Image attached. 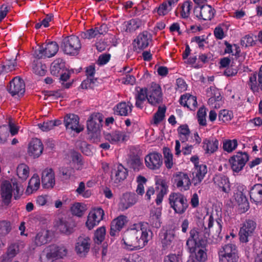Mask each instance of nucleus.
<instances>
[{
	"instance_id": "e433bc0d",
	"label": "nucleus",
	"mask_w": 262,
	"mask_h": 262,
	"mask_svg": "<svg viewBox=\"0 0 262 262\" xmlns=\"http://www.w3.org/2000/svg\"><path fill=\"white\" fill-rule=\"evenodd\" d=\"M17 66L16 58L7 59L6 61L0 64V74H5L15 69Z\"/></svg>"
},
{
	"instance_id": "f257e3e1",
	"label": "nucleus",
	"mask_w": 262,
	"mask_h": 262,
	"mask_svg": "<svg viewBox=\"0 0 262 262\" xmlns=\"http://www.w3.org/2000/svg\"><path fill=\"white\" fill-rule=\"evenodd\" d=\"M205 230H190V237L186 245L190 253H194L198 261L204 262L207 258L206 246L209 233Z\"/></svg>"
},
{
	"instance_id": "052dcab7",
	"label": "nucleus",
	"mask_w": 262,
	"mask_h": 262,
	"mask_svg": "<svg viewBox=\"0 0 262 262\" xmlns=\"http://www.w3.org/2000/svg\"><path fill=\"white\" fill-rule=\"evenodd\" d=\"M71 211L73 215L78 217H81L83 214V210L79 203L74 204L71 207Z\"/></svg>"
},
{
	"instance_id": "ea45409f",
	"label": "nucleus",
	"mask_w": 262,
	"mask_h": 262,
	"mask_svg": "<svg viewBox=\"0 0 262 262\" xmlns=\"http://www.w3.org/2000/svg\"><path fill=\"white\" fill-rule=\"evenodd\" d=\"M246 189V187L243 184H238L236 187V190L234 192V197L236 202L238 203L242 202L244 200L247 199L244 191Z\"/></svg>"
},
{
	"instance_id": "7ed1b4c3",
	"label": "nucleus",
	"mask_w": 262,
	"mask_h": 262,
	"mask_svg": "<svg viewBox=\"0 0 262 262\" xmlns=\"http://www.w3.org/2000/svg\"><path fill=\"white\" fill-rule=\"evenodd\" d=\"M60 47L63 53L70 56L77 55L81 48L79 38L76 35H70L61 41Z\"/></svg>"
},
{
	"instance_id": "c9c22d12",
	"label": "nucleus",
	"mask_w": 262,
	"mask_h": 262,
	"mask_svg": "<svg viewBox=\"0 0 262 262\" xmlns=\"http://www.w3.org/2000/svg\"><path fill=\"white\" fill-rule=\"evenodd\" d=\"M257 74L253 73L250 77L248 85L253 94L257 96L259 94V91H262V85L259 82H257Z\"/></svg>"
},
{
	"instance_id": "0e129e2a",
	"label": "nucleus",
	"mask_w": 262,
	"mask_h": 262,
	"mask_svg": "<svg viewBox=\"0 0 262 262\" xmlns=\"http://www.w3.org/2000/svg\"><path fill=\"white\" fill-rule=\"evenodd\" d=\"M9 136V129L7 125L0 126V143H4Z\"/></svg>"
},
{
	"instance_id": "b1692460",
	"label": "nucleus",
	"mask_w": 262,
	"mask_h": 262,
	"mask_svg": "<svg viewBox=\"0 0 262 262\" xmlns=\"http://www.w3.org/2000/svg\"><path fill=\"white\" fill-rule=\"evenodd\" d=\"M136 93L135 96V106L139 109H143L144 107V102L147 100L148 101V88L136 87L135 89Z\"/></svg>"
},
{
	"instance_id": "423d86ee",
	"label": "nucleus",
	"mask_w": 262,
	"mask_h": 262,
	"mask_svg": "<svg viewBox=\"0 0 262 262\" xmlns=\"http://www.w3.org/2000/svg\"><path fill=\"white\" fill-rule=\"evenodd\" d=\"M163 101V94L159 84L152 82L148 90V103L152 106H157Z\"/></svg>"
},
{
	"instance_id": "20e7f679",
	"label": "nucleus",
	"mask_w": 262,
	"mask_h": 262,
	"mask_svg": "<svg viewBox=\"0 0 262 262\" xmlns=\"http://www.w3.org/2000/svg\"><path fill=\"white\" fill-rule=\"evenodd\" d=\"M168 200L170 207L176 213L183 214L188 208L187 200L181 193H171L169 196Z\"/></svg>"
},
{
	"instance_id": "79ce46f5",
	"label": "nucleus",
	"mask_w": 262,
	"mask_h": 262,
	"mask_svg": "<svg viewBox=\"0 0 262 262\" xmlns=\"http://www.w3.org/2000/svg\"><path fill=\"white\" fill-rule=\"evenodd\" d=\"M257 37L253 34H248L244 36L241 41L242 46L245 47H252L256 45Z\"/></svg>"
},
{
	"instance_id": "f03ea898",
	"label": "nucleus",
	"mask_w": 262,
	"mask_h": 262,
	"mask_svg": "<svg viewBox=\"0 0 262 262\" xmlns=\"http://www.w3.org/2000/svg\"><path fill=\"white\" fill-rule=\"evenodd\" d=\"M151 230H137L134 234L123 238L124 248L130 251L139 250L144 247L151 237Z\"/></svg>"
},
{
	"instance_id": "6e6d98bb",
	"label": "nucleus",
	"mask_w": 262,
	"mask_h": 262,
	"mask_svg": "<svg viewBox=\"0 0 262 262\" xmlns=\"http://www.w3.org/2000/svg\"><path fill=\"white\" fill-rule=\"evenodd\" d=\"M129 139V134L125 132L116 131V144L125 143Z\"/></svg>"
},
{
	"instance_id": "6e6552de",
	"label": "nucleus",
	"mask_w": 262,
	"mask_h": 262,
	"mask_svg": "<svg viewBox=\"0 0 262 262\" xmlns=\"http://www.w3.org/2000/svg\"><path fill=\"white\" fill-rule=\"evenodd\" d=\"M91 244V238L85 235L79 236L75 244V251L81 257H85L90 251Z\"/></svg>"
},
{
	"instance_id": "2f4dec72",
	"label": "nucleus",
	"mask_w": 262,
	"mask_h": 262,
	"mask_svg": "<svg viewBox=\"0 0 262 262\" xmlns=\"http://www.w3.org/2000/svg\"><path fill=\"white\" fill-rule=\"evenodd\" d=\"M180 103L184 106H186L190 110H194L197 107L196 97L190 95H183L180 99Z\"/></svg>"
},
{
	"instance_id": "9d476101",
	"label": "nucleus",
	"mask_w": 262,
	"mask_h": 262,
	"mask_svg": "<svg viewBox=\"0 0 262 262\" xmlns=\"http://www.w3.org/2000/svg\"><path fill=\"white\" fill-rule=\"evenodd\" d=\"M103 117L102 114L100 113H94L92 114L89 118L86 127L89 133L96 134L100 132L102 126V122Z\"/></svg>"
},
{
	"instance_id": "0eeeda50",
	"label": "nucleus",
	"mask_w": 262,
	"mask_h": 262,
	"mask_svg": "<svg viewBox=\"0 0 262 262\" xmlns=\"http://www.w3.org/2000/svg\"><path fill=\"white\" fill-rule=\"evenodd\" d=\"M172 181L176 187L181 191L189 190L192 183L188 174L182 171L174 173L172 175Z\"/></svg>"
},
{
	"instance_id": "4d7b16f0",
	"label": "nucleus",
	"mask_w": 262,
	"mask_h": 262,
	"mask_svg": "<svg viewBox=\"0 0 262 262\" xmlns=\"http://www.w3.org/2000/svg\"><path fill=\"white\" fill-rule=\"evenodd\" d=\"M171 10V8H169L167 5V2H164L157 8L154 10V12L157 11L159 15L164 16L166 15L169 11Z\"/></svg>"
},
{
	"instance_id": "412c9836",
	"label": "nucleus",
	"mask_w": 262,
	"mask_h": 262,
	"mask_svg": "<svg viewBox=\"0 0 262 262\" xmlns=\"http://www.w3.org/2000/svg\"><path fill=\"white\" fill-rule=\"evenodd\" d=\"M151 40L150 34L147 31L140 33L134 40V48L136 50H143L146 48Z\"/></svg>"
},
{
	"instance_id": "c03bdc74",
	"label": "nucleus",
	"mask_w": 262,
	"mask_h": 262,
	"mask_svg": "<svg viewBox=\"0 0 262 262\" xmlns=\"http://www.w3.org/2000/svg\"><path fill=\"white\" fill-rule=\"evenodd\" d=\"M166 107L165 106H159L158 111L154 115V122L155 124H158L162 122L165 118Z\"/></svg>"
},
{
	"instance_id": "13d9d810",
	"label": "nucleus",
	"mask_w": 262,
	"mask_h": 262,
	"mask_svg": "<svg viewBox=\"0 0 262 262\" xmlns=\"http://www.w3.org/2000/svg\"><path fill=\"white\" fill-rule=\"evenodd\" d=\"M47 69L46 64H42L40 62L37 63L33 67L34 73L39 76L45 75L47 71Z\"/></svg>"
},
{
	"instance_id": "4c0bfd02",
	"label": "nucleus",
	"mask_w": 262,
	"mask_h": 262,
	"mask_svg": "<svg viewBox=\"0 0 262 262\" xmlns=\"http://www.w3.org/2000/svg\"><path fill=\"white\" fill-rule=\"evenodd\" d=\"M30 169L29 166L24 164H20L18 165L16 169V173L21 181H26L29 176Z\"/></svg>"
},
{
	"instance_id": "4468645a",
	"label": "nucleus",
	"mask_w": 262,
	"mask_h": 262,
	"mask_svg": "<svg viewBox=\"0 0 262 262\" xmlns=\"http://www.w3.org/2000/svg\"><path fill=\"white\" fill-rule=\"evenodd\" d=\"M145 163L147 168L151 170H158L163 164L162 155L157 152L148 154L145 157Z\"/></svg>"
},
{
	"instance_id": "864d4df0",
	"label": "nucleus",
	"mask_w": 262,
	"mask_h": 262,
	"mask_svg": "<svg viewBox=\"0 0 262 262\" xmlns=\"http://www.w3.org/2000/svg\"><path fill=\"white\" fill-rule=\"evenodd\" d=\"M127 176V170L122 165L120 164L117 167V170L116 171V180L120 182L126 179Z\"/></svg>"
},
{
	"instance_id": "ddd939ff",
	"label": "nucleus",
	"mask_w": 262,
	"mask_h": 262,
	"mask_svg": "<svg viewBox=\"0 0 262 262\" xmlns=\"http://www.w3.org/2000/svg\"><path fill=\"white\" fill-rule=\"evenodd\" d=\"M46 253L47 258L49 259H52L53 262H56L54 260L62 258L67 255V250L63 246H57L56 245H51L47 247L45 251ZM59 262H61L59 261Z\"/></svg>"
},
{
	"instance_id": "7c9ffc66",
	"label": "nucleus",
	"mask_w": 262,
	"mask_h": 262,
	"mask_svg": "<svg viewBox=\"0 0 262 262\" xmlns=\"http://www.w3.org/2000/svg\"><path fill=\"white\" fill-rule=\"evenodd\" d=\"M66 69L65 62L60 58L55 60L50 67L51 74L56 77L59 76V74L65 71Z\"/></svg>"
},
{
	"instance_id": "a19ab883",
	"label": "nucleus",
	"mask_w": 262,
	"mask_h": 262,
	"mask_svg": "<svg viewBox=\"0 0 262 262\" xmlns=\"http://www.w3.org/2000/svg\"><path fill=\"white\" fill-rule=\"evenodd\" d=\"M40 186V179L37 174H34L28 183V186L26 192L28 193H32L33 191L37 190Z\"/></svg>"
},
{
	"instance_id": "09e8293b",
	"label": "nucleus",
	"mask_w": 262,
	"mask_h": 262,
	"mask_svg": "<svg viewBox=\"0 0 262 262\" xmlns=\"http://www.w3.org/2000/svg\"><path fill=\"white\" fill-rule=\"evenodd\" d=\"M237 141L236 139H228L223 142V148L225 151L228 152H231L237 147Z\"/></svg>"
},
{
	"instance_id": "a878e982",
	"label": "nucleus",
	"mask_w": 262,
	"mask_h": 262,
	"mask_svg": "<svg viewBox=\"0 0 262 262\" xmlns=\"http://www.w3.org/2000/svg\"><path fill=\"white\" fill-rule=\"evenodd\" d=\"M250 199L252 203L256 205L262 204V184H255L252 186L249 191Z\"/></svg>"
},
{
	"instance_id": "de8ad7c7",
	"label": "nucleus",
	"mask_w": 262,
	"mask_h": 262,
	"mask_svg": "<svg viewBox=\"0 0 262 262\" xmlns=\"http://www.w3.org/2000/svg\"><path fill=\"white\" fill-rule=\"evenodd\" d=\"M71 158L72 162L77 165V169H81L83 165L81 155L77 151L73 150L71 152Z\"/></svg>"
},
{
	"instance_id": "69168bd1",
	"label": "nucleus",
	"mask_w": 262,
	"mask_h": 262,
	"mask_svg": "<svg viewBox=\"0 0 262 262\" xmlns=\"http://www.w3.org/2000/svg\"><path fill=\"white\" fill-rule=\"evenodd\" d=\"M176 85V90L180 93L187 90V85L185 80L182 78L177 79Z\"/></svg>"
},
{
	"instance_id": "1a4fd4ad",
	"label": "nucleus",
	"mask_w": 262,
	"mask_h": 262,
	"mask_svg": "<svg viewBox=\"0 0 262 262\" xmlns=\"http://www.w3.org/2000/svg\"><path fill=\"white\" fill-rule=\"evenodd\" d=\"M249 160V155L246 152H238L229 159L232 170L238 172L242 170Z\"/></svg>"
},
{
	"instance_id": "e2e57ef3",
	"label": "nucleus",
	"mask_w": 262,
	"mask_h": 262,
	"mask_svg": "<svg viewBox=\"0 0 262 262\" xmlns=\"http://www.w3.org/2000/svg\"><path fill=\"white\" fill-rule=\"evenodd\" d=\"M105 237V230H96L94 233V241L97 244H101Z\"/></svg>"
},
{
	"instance_id": "bb28decb",
	"label": "nucleus",
	"mask_w": 262,
	"mask_h": 262,
	"mask_svg": "<svg viewBox=\"0 0 262 262\" xmlns=\"http://www.w3.org/2000/svg\"><path fill=\"white\" fill-rule=\"evenodd\" d=\"M55 236V230H40L35 237V243L38 246L46 244Z\"/></svg>"
},
{
	"instance_id": "8fccbe9b",
	"label": "nucleus",
	"mask_w": 262,
	"mask_h": 262,
	"mask_svg": "<svg viewBox=\"0 0 262 262\" xmlns=\"http://www.w3.org/2000/svg\"><path fill=\"white\" fill-rule=\"evenodd\" d=\"M100 35L98 33V28L95 27L94 28L88 29L85 32L81 33V37L84 39H91L93 38L100 37Z\"/></svg>"
},
{
	"instance_id": "37998d69",
	"label": "nucleus",
	"mask_w": 262,
	"mask_h": 262,
	"mask_svg": "<svg viewBox=\"0 0 262 262\" xmlns=\"http://www.w3.org/2000/svg\"><path fill=\"white\" fill-rule=\"evenodd\" d=\"M130 165L134 171H139L143 166V163L139 156L131 155L130 157Z\"/></svg>"
},
{
	"instance_id": "c85d7f7f",
	"label": "nucleus",
	"mask_w": 262,
	"mask_h": 262,
	"mask_svg": "<svg viewBox=\"0 0 262 262\" xmlns=\"http://www.w3.org/2000/svg\"><path fill=\"white\" fill-rule=\"evenodd\" d=\"M141 21L139 18L132 19L127 21H123L119 27L121 32H133L141 26Z\"/></svg>"
},
{
	"instance_id": "aec40b11",
	"label": "nucleus",
	"mask_w": 262,
	"mask_h": 262,
	"mask_svg": "<svg viewBox=\"0 0 262 262\" xmlns=\"http://www.w3.org/2000/svg\"><path fill=\"white\" fill-rule=\"evenodd\" d=\"M132 70V69L127 67H124L122 70L118 71L119 75L117 76L120 77H118L116 81L118 80L121 83L126 85H133L135 84L136 81L135 77L129 74Z\"/></svg>"
},
{
	"instance_id": "a211bd4d",
	"label": "nucleus",
	"mask_w": 262,
	"mask_h": 262,
	"mask_svg": "<svg viewBox=\"0 0 262 262\" xmlns=\"http://www.w3.org/2000/svg\"><path fill=\"white\" fill-rule=\"evenodd\" d=\"M79 120L77 115L74 114H67L64 118V124L67 129L79 133L83 130V128L79 126Z\"/></svg>"
},
{
	"instance_id": "338daca9",
	"label": "nucleus",
	"mask_w": 262,
	"mask_h": 262,
	"mask_svg": "<svg viewBox=\"0 0 262 262\" xmlns=\"http://www.w3.org/2000/svg\"><path fill=\"white\" fill-rule=\"evenodd\" d=\"M207 96L216 97L217 99H222L220 92L218 89L213 86H211L206 90Z\"/></svg>"
},
{
	"instance_id": "dca6fc26",
	"label": "nucleus",
	"mask_w": 262,
	"mask_h": 262,
	"mask_svg": "<svg viewBox=\"0 0 262 262\" xmlns=\"http://www.w3.org/2000/svg\"><path fill=\"white\" fill-rule=\"evenodd\" d=\"M214 184L220 191L225 193V196H228L231 191L230 183L229 178L222 174L215 176L213 178Z\"/></svg>"
},
{
	"instance_id": "393cba45",
	"label": "nucleus",
	"mask_w": 262,
	"mask_h": 262,
	"mask_svg": "<svg viewBox=\"0 0 262 262\" xmlns=\"http://www.w3.org/2000/svg\"><path fill=\"white\" fill-rule=\"evenodd\" d=\"M202 144V148L205 150V153L210 155L217 150L219 142L215 138L211 137L204 139Z\"/></svg>"
},
{
	"instance_id": "49530a36",
	"label": "nucleus",
	"mask_w": 262,
	"mask_h": 262,
	"mask_svg": "<svg viewBox=\"0 0 262 262\" xmlns=\"http://www.w3.org/2000/svg\"><path fill=\"white\" fill-rule=\"evenodd\" d=\"M233 253L237 254L235 246L227 244L223 247V251H220L219 255L220 257L221 256L232 255Z\"/></svg>"
},
{
	"instance_id": "2eb2a0df",
	"label": "nucleus",
	"mask_w": 262,
	"mask_h": 262,
	"mask_svg": "<svg viewBox=\"0 0 262 262\" xmlns=\"http://www.w3.org/2000/svg\"><path fill=\"white\" fill-rule=\"evenodd\" d=\"M104 211L101 208H98L91 210L88 216L86 226L89 229H92L102 220Z\"/></svg>"
},
{
	"instance_id": "5fc2aeb1",
	"label": "nucleus",
	"mask_w": 262,
	"mask_h": 262,
	"mask_svg": "<svg viewBox=\"0 0 262 262\" xmlns=\"http://www.w3.org/2000/svg\"><path fill=\"white\" fill-rule=\"evenodd\" d=\"M206 111L204 107H200L197 112L198 121L200 125L206 126Z\"/></svg>"
},
{
	"instance_id": "f8f14e48",
	"label": "nucleus",
	"mask_w": 262,
	"mask_h": 262,
	"mask_svg": "<svg viewBox=\"0 0 262 262\" xmlns=\"http://www.w3.org/2000/svg\"><path fill=\"white\" fill-rule=\"evenodd\" d=\"M138 201V195L132 192H126L122 194L119 199L118 210L124 211L135 205Z\"/></svg>"
},
{
	"instance_id": "f3484780",
	"label": "nucleus",
	"mask_w": 262,
	"mask_h": 262,
	"mask_svg": "<svg viewBox=\"0 0 262 262\" xmlns=\"http://www.w3.org/2000/svg\"><path fill=\"white\" fill-rule=\"evenodd\" d=\"M7 91L12 96L23 95L25 92V84L24 81L20 78L16 77L9 82L7 86Z\"/></svg>"
},
{
	"instance_id": "6ab92c4d",
	"label": "nucleus",
	"mask_w": 262,
	"mask_h": 262,
	"mask_svg": "<svg viewBox=\"0 0 262 262\" xmlns=\"http://www.w3.org/2000/svg\"><path fill=\"white\" fill-rule=\"evenodd\" d=\"M43 149V146L41 140L38 138H33L29 144L28 154L34 158H38L42 154Z\"/></svg>"
},
{
	"instance_id": "58836bf2",
	"label": "nucleus",
	"mask_w": 262,
	"mask_h": 262,
	"mask_svg": "<svg viewBox=\"0 0 262 262\" xmlns=\"http://www.w3.org/2000/svg\"><path fill=\"white\" fill-rule=\"evenodd\" d=\"M177 131L180 140L182 143L186 142L188 140L190 130L187 124L180 125L178 128Z\"/></svg>"
},
{
	"instance_id": "bf43d9fd",
	"label": "nucleus",
	"mask_w": 262,
	"mask_h": 262,
	"mask_svg": "<svg viewBox=\"0 0 262 262\" xmlns=\"http://www.w3.org/2000/svg\"><path fill=\"white\" fill-rule=\"evenodd\" d=\"M97 81L96 78H87L81 82V86L83 89H93Z\"/></svg>"
},
{
	"instance_id": "a18cd8bd",
	"label": "nucleus",
	"mask_w": 262,
	"mask_h": 262,
	"mask_svg": "<svg viewBox=\"0 0 262 262\" xmlns=\"http://www.w3.org/2000/svg\"><path fill=\"white\" fill-rule=\"evenodd\" d=\"M168 190V187L165 181H162L160 184V190L157 194L156 203L157 205H159L162 202L163 197Z\"/></svg>"
},
{
	"instance_id": "cd10ccee",
	"label": "nucleus",
	"mask_w": 262,
	"mask_h": 262,
	"mask_svg": "<svg viewBox=\"0 0 262 262\" xmlns=\"http://www.w3.org/2000/svg\"><path fill=\"white\" fill-rule=\"evenodd\" d=\"M76 225V217L72 216L58 219L55 222L54 226L59 229H73Z\"/></svg>"
},
{
	"instance_id": "9b49d317",
	"label": "nucleus",
	"mask_w": 262,
	"mask_h": 262,
	"mask_svg": "<svg viewBox=\"0 0 262 262\" xmlns=\"http://www.w3.org/2000/svg\"><path fill=\"white\" fill-rule=\"evenodd\" d=\"M193 12L199 19L210 20L214 17L215 10L210 5H203L201 6H195Z\"/></svg>"
},
{
	"instance_id": "4be33fe9",
	"label": "nucleus",
	"mask_w": 262,
	"mask_h": 262,
	"mask_svg": "<svg viewBox=\"0 0 262 262\" xmlns=\"http://www.w3.org/2000/svg\"><path fill=\"white\" fill-rule=\"evenodd\" d=\"M207 172V169L206 165H195L193 171L192 172V183L193 184L194 186H197L200 184L203 180Z\"/></svg>"
},
{
	"instance_id": "5701e85b",
	"label": "nucleus",
	"mask_w": 262,
	"mask_h": 262,
	"mask_svg": "<svg viewBox=\"0 0 262 262\" xmlns=\"http://www.w3.org/2000/svg\"><path fill=\"white\" fill-rule=\"evenodd\" d=\"M41 182L44 188H52L54 186L55 173L52 168H47L42 171Z\"/></svg>"
},
{
	"instance_id": "3c124183",
	"label": "nucleus",
	"mask_w": 262,
	"mask_h": 262,
	"mask_svg": "<svg viewBox=\"0 0 262 262\" xmlns=\"http://www.w3.org/2000/svg\"><path fill=\"white\" fill-rule=\"evenodd\" d=\"M233 117L232 112L227 110H221L219 114V121L224 123L230 121L231 120Z\"/></svg>"
},
{
	"instance_id": "603ef678",
	"label": "nucleus",
	"mask_w": 262,
	"mask_h": 262,
	"mask_svg": "<svg viewBox=\"0 0 262 262\" xmlns=\"http://www.w3.org/2000/svg\"><path fill=\"white\" fill-rule=\"evenodd\" d=\"M60 76V81L61 82V85L62 88L66 89H69L72 85V83L71 82H66L70 77V74L67 69L65 71L59 74Z\"/></svg>"
},
{
	"instance_id": "774afa93",
	"label": "nucleus",
	"mask_w": 262,
	"mask_h": 262,
	"mask_svg": "<svg viewBox=\"0 0 262 262\" xmlns=\"http://www.w3.org/2000/svg\"><path fill=\"white\" fill-rule=\"evenodd\" d=\"M238 254H234L232 255L221 256L220 257V262H238Z\"/></svg>"
},
{
	"instance_id": "f704fd0d",
	"label": "nucleus",
	"mask_w": 262,
	"mask_h": 262,
	"mask_svg": "<svg viewBox=\"0 0 262 262\" xmlns=\"http://www.w3.org/2000/svg\"><path fill=\"white\" fill-rule=\"evenodd\" d=\"M174 230H163L159 233L163 247L165 249L170 245L174 237Z\"/></svg>"
},
{
	"instance_id": "680f3d73",
	"label": "nucleus",
	"mask_w": 262,
	"mask_h": 262,
	"mask_svg": "<svg viewBox=\"0 0 262 262\" xmlns=\"http://www.w3.org/2000/svg\"><path fill=\"white\" fill-rule=\"evenodd\" d=\"M191 2L188 1L185 2L181 7L182 11L181 12V15L182 18H187L190 14L191 9Z\"/></svg>"
},
{
	"instance_id": "c756f323",
	"label": "nucleus",
	"mask_w": 262,
	"mask_h": 262,
	"mask_svg": "<svg viewBox=\"0 0 262 262\" xmlns=\"http://www.w3.org/2000/svg\"><path fill=\"white\" fill-rule=\"evenodd\" d=\"M1 196L5 204H8L12 196V187L8 181H5L1 186Z\"/></svg>"
},
{
	"instance_id": "72a5a7b5",
	"label": "nucleus",
	"mask_w": 262,
	"mask_h": 262,
	"mask_svg": "<svg viewBox=\"0 0 262 262\" xmlns=\"http://www.w3.org/2000/svg\"><path fill=\"white\" fill-rule=\"evenodd\" d=\"M133 107V104L130 102L126 103L123 101L116 106V112L119 115L126 116L132 113Z\"/></svg>"
},
{
	"instance_id": "473e14b6",
	"label": "nucleus",
	"mask_w": 262,
	"mask_h": 262,
	"mask_svg": "<svg viewBox=\"0 0 262 262\" xmlns=\"http://www.w3.org/2000/svg\"><path fill=\"white\" fill-rule=\"evenodd\" d=\"M199 224L202 226V228L204 227V229H208L212 228L213 226V224L215 223V228L218 229H222V224L223 221L221 217H217L215 219H214L213 215L212 214L210 215L209 217V219L207 221L208 222V227L207 228L204 226V221L203 220L199 219L198 220Z\"/></svg>"
},
{
	"instance_id": "39448f33",
	"label": "nucleus",
	"mask_w": 262,
	"mask_h": 262,
	"mask_svg": "<svg viewBox=\"0 0 262 262\" xmlns=\"http://www.w3.org/2000/svg\"><path fill=\"white\" fill-rule=\"evenodd\" d=\"M59 50V46L56 41H52L40 46L34 52V56L38 59L51 58L54 56Z\"/></svg>"
}]
</instances>
